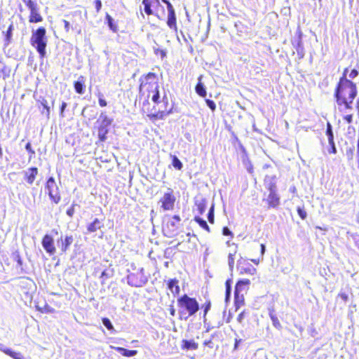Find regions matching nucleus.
Wrapping results in <instances>:
<instances>
[{"instance_id": "obj_1", "label": "nucleus", "mask_w": 359, "mask_h": 359, "mask_svg": "<svg viewBox=\"0 0 359 359\" xmlns=\"http://www.w3.org/2000/svg\"><path fill=\"white\" fill-rule=\"evenodd\" d=\"M159 79L155 73L148 72L139 79L138 94L135 103L142 113L152 121L163 119L172 111V106L163 97L160 100Z\"/></svg>"}, {"instance_id": "obj_2", "label": "nucleus", "mask_w": 359, "mask_h": 359, "mask_svg": "<svg viewBox=\"0 0 359 359\" xmlns=\"http://www.w3.org/2000/svg\"><path fill=\"white\" fill-rule=\"evenodd\" d=\"M348 72V68L344 69L334 89V96L340 112L353 109V101L358 94L356 83L346 77Z\"/></svg>"}, {"instance_id": "obj_3", "label": "nucleus", "mask_w": 359, "mask_h": 359, "mask_svg": "<svg viewBox=\"0 0 359 359\" xmlns=\"http://www.w3.org/2000/svg\"><path fill=\"white\" fill-rule=\"evenodd\" d=\"M46 34V29L43 27H40L32 33L30 39L31 45L36 48L41 59L44 58L46 55L47 38Z\"/></svg>"}, {"instance_id": "obj_4", "label": "nucleus", "mask_w": 359, "mask_h": 359, "mask_svg": "<svg viewBox=\"0 0 359 359\" xmlns=\"http://www.w3.org/2000/svg\"><path fill=\"white\" fill-rule=\"evenodd\" d=\"M199 310V304L196 298L187 294L181 296V319H187L195 315Z\"/></svg>"}, {"instance_id": "obj_5", "label": "nucleus", "mask_w": 359, "mask_h": 359, "mask_svg": "<svg viewBox=\"0 0 359 359\" xmlns=\"http://www.w3.org/2000/svg\"><path fill=\"white\" fill-rule=\"evenodd\" d=\"M250 281L249 279L239 280L235 285L234 291V306L236 309H238L241 306L245 304V294L247 293Z\"/></svg>"}, {"instance_id": "obj_6", "label": "nucleus", "mask_w": 359, "mask_h": 359, "mask_svg": "<svg viewBox=\"0 0 359 359\" xmlns=\"http://www.w3.org/2000/svg\"><path fill=\"white\" fill-rule=\"evenodd\" d=\"M269 194L263 198V201L267 205L268 209H277L280 205V197L278 193L276 184L271 182L267 185Z\"/></svg>"}, {"instance_id": "obj_7", "label": "nucleus", "mask_w": 359, "mask_h": 359, "mask_svg": "<svg viewBox=\"0 0 359 359\" xmlns=\"http://www.w3.org/2000/svg\"><path fill=\"white\" fill-rule=\"evenodd\" d=\"M142 4L144 13L148 16L156 15L161 18L165 13L159 0H142Z\"/></svg>"}, {"instance_id": "obj_8", "label": "nucleus", "mask_w": 359, "mask_h": 359, "mask_svg": "<svg viewBox=\"0 0 359 359\" xmlns=\"http://www.w3.org/2000/svg\"><path fill=\"white\" fill-rule=\"evenodd\" d=\"M45 191L48 195L52 203L57 204L61 201L60 189L54 177H50L45 184Z\"/></svg>"}, {"instance_id": "obj_9", "label": "nucleus", "mask_w": 359, "mask_h": 359, "mask_svg": "<svg viewBox=\"0 0 359 359\" xmlns=\"http://www.w3.org/2000/svg\"><path fill=\"white\" fill-rule=\"evenodd\" d=\"M25 6L30 11L29 15V23H39L43 20L41 15L38 4L35 0H22Z\"/></svg>"}, {"instance_id": "obj_10", "label": "nucleus", "mask_w": 359, "mask_h": 359, "mask_svg": "<svg viewBox=\"0 0 359 359\" xmlns=\"http://www.w3.org/2000/svg\"><path fill=\"white\" fill-rule=\"evenodd\" d=\"M237 269L241 275H254L257 272V269L247 259L241 258L238 261Z\"/></svg>"}, {"instance_id": "obj_11", "label": "nucleus", "mask_w": 359, "mask_h": 359, "mask_svg": "<svg viewBox=\"0 0 359 359\" xmlns=\"http://www.w3.org/2000/svg\"><path fill=\"white\" fill-rule=\"evenodd\" d=\"M41 245L44 250L49 255H54L56 252V248L53 237L50 234H45L41 239Z\"/></svg>"}, {"instance_id": "obj_12", "label": "nucleus", "mask_w": 359, "mask_h": 359, "mask_svg": "<svg viewBox=\"0 0 359 359\" xmlns=\"http://www.w3.org/2000/svg\"><path fill=\"white\" fill-rule=\"evenodd\" d=\"M161 207L164 210H172L174 207L175 202V197L172 191L165 193L163 197L160 199Z\"/></svg>"}, {"instance_id": "obj_13", "label": "nucleus", "mask_w": 359, "mask_h": 359, "mask_svg": "<svg viewBox=\"0 0 359 359\" xmlns=\"http://www.w3.org/2000/svg\"><path fill=\"white\" fill-rule=\"evenodd\" d=\"M145 282V278L139 273H132L128 276V283L131 286L141 287Z\"/></svg>"}, {"instance_id": "obj_14", "label": "nucleus", "mask_w": 359, "mask_h": 359, "mask_svg": "<svg viewBox=\"0 0 359 359\" xmlns=\"http://www.w3.org/2000/svg\"><path fill=\"white\" fill-rule=\"evenodd\" d=\"M74 238L72 236H66L65 237L61 236L57 240L59 248L61 254H65L69 249V247L72 244Z\"/></svg>"}, {"instance_id": "obj_15", "label": "nucleus", "mask_w": 359, "mask_h": 359, "mask_svg": "<svg viewBox=\"0 0 359 359\" xmlns=\"http://www.w3.org/2000/svg\"><path fill=\"white\" fill-rule=\"evenodd\" d=\"M39 170L36 167H30L24 172V180L29 185H32L36 179Z\"/></svg>"}, {"instance_id": "obj_16", "label": "nucleus", "mask_w": 359, "mask_h": 359, "mask_svg": "<svg viewBox=\"0 0 359 359\" xmlns=\"http://www.w3.org/2000/svg\"><path fill=\"white\" fill-rule=\"evenodd\" d=\"M163 1L165 4H166L168 10V16L167 24L169 26V27L174 28L175 30H177V23H176L175 10L169 1H168L166 0H163Z\"/></svg>"}, {"instance_id": "obj_17", "label": "nucleus", "mask_w": 359, "mask_h": 359, "mask_svg": "<svg viewBox=\"0 0 359 359\" xmlns=\"http://www.w3.org/2000/svg\"><path fill=\"white\" fill-rule=\"evenodd\" d=\"M163 231L165 236L172 238L177 233V226L172 222L168 221L163 226Z\"/></svg>"}, {"instance_id": "obj_18", "label": "nucleus", "mask_w": 359, "mask_h": 359, "mask_svg": "<svg viewBox=\"0 0 359 359\" xmlns=\"http://www.w3.org/2000/svg\"><path fill=\"white\" fill-rule=\"evenodd\" d=\"M86 77L84 76H80L78 80L74 81L73 83L74 88L75 92L79 95L84 94L86 91Z\"/></svg>"}, {"instance_id": "obj_19", "label": "nucleus", "mask_w": 359, "mask_h": 359, "mask_svg": "<svg viewBox=\"0 0 359 359\" xmlns=\"http://www.w3.org/2000/svg\"><path fill=\"white\" fill-rule=\"evenodd\" d=\"M207 201L205 198L195 199L193 211H196L198 215H203L206 209Z\"/></svg>"}, {"instance_id": "obj_20", "label": "nucleus", "mask_w": 359, "mask_h": 359, "mask_svg": "<svg viewBox=\"0 0 359 359\" xmlns=\"http://www.w3.org/2000/svg\"><path fill=\"white\" fill-rule=\"evenodd\" d=\"M110 348L118 351L122 356L127 358L133 357L137 354V350H128L123 347H115L113 346H110Z\"/></svg>"}, {"instance_id": "obj_21", "label": "nucleus", "mask_w": 359, "mask_h": 359, "mask_svg": "<svg viewBox=\"0 0 359 359\" xmlns=\"http://www.w3.org/2000/svg\"><path fill=\"white\" fill-rule=\"evenodd\" d=\"M103 226L104 225L102 220L97 218H95L93 221L87 226V231L89 233L95 232L102 228Z\"/></svg>"}, {"instance_id": "obj_22", "label": "nucleus", "mask_w": 359, "mask_h": 359, "mask_svg": "<svg viewBox=\"0 0 359 359\" xmlns=\"http://www.w3.org/2000/svg\"><path fill=\"white\" fill-rule=\"evenodd\" d=\"M0 351L13 359H25L20 353L15 352L11 348L4 347L2 344H0Z\"/></svg>"}, {"instance_id": "obj_23", "label": "nucleus", "mask_w": 359, "mask_h": 359, "mask_svg": "<svg viewBox=\"0 0 359 359\" xmlns=\"http://www.w3.org/2000/svg\"><path fill=\"white\" fill-rule=\"evenodd\" d=\"M108 131V127L107 126L100 125L97 127V136L100 142H103L107 140Z\"/></svg>"}, {"instance_id": "obj_24", "label": "nucleus", "mask_w": 359, "mask_h": 359, "mask_svg": "<svg viewBox=\"0 0 359 359\" xmlns=\"http://www.w3.org/2000/svg\"><path fill=\"white\" fill-rule=\"evenodd\" d=\"M168 288L173 294H178L180 287L178 286V280L177 279H171L168 282Z\"/></svg>"}, {"instance_id": "obj_25", "label": "nucleus", "mask_w": 359, "mask_h": 359, "mask_svg": "<svg viewBox=\"0 0 359 359\" xmlns=\"http://www.w3.org/2000/svg\"><path fill=\"white\" fill-rule=\"evenodd\" d=\"M198 347V344L194 340H183L182 341V348L187 350H196Z\"/></svg>"}, {"instance_id": "obj_26", "label": "nucleus", "mask_w": 359, "mask_h": 359, "mask_svg": "<svg viewBox=\"0 0 359 359\" xmlns=\"http://www.w3.org/2000/svg\"><path fill=\"white\" fill-rule=\"evenodd\" d=\"M13 30V25L11 23L8 26L7 30L5 32H4V41H5L6 45H8L11 42Z\"/></svg>"}, {"instance_id": "obj_27", "label": "nucleus", "mask_w": 359, "mask_h": 359, "mask_svg": "<svg viewBox=\"0 0 359 359\" xmlns=\"http://www.w3.org/2000/svg\"><path fill=\"white\" fill-rule=\"evenodd\" d=\"M105 18L107 22V25L109 27V29L113 32H116L118 31V26L114 22L113 18L111 17V15L108 13H106Z\"/></svg>"}, {"instance_id": "obj_28", "label": "nucleus", "mask_w": 359, "mask_h": 359, "mask_svg": "<svg viewBox=\"0 0 359 359\" xmlns=\"http://www.w3.org/2000/svg\"><path fill=\"white\" fill-rule=\"evenodd\" d=\"M269 316H270V318L272 321V323H273V325L280 330L282 328V326H281V324L278 320V318L277 317V316L274 313V311L273 309L269 311Z\"/></svg>"}, {"instance_id": "obj_29", "label": "nucleus", "mask_w": 359, "mask_h": 359, "mask_svg": "<svg viewBox=\"0 0 359 359\" xmlns=\"http://www.w3.org/2000/svg\"><path fill=\"white\" fill-rule=\"evenodd\" d=\"M194 221L196 222H197L199 226L205 229V231H207L208 232H210V227L207 224L205 220H203V219H201L199 216H195L194 217Z\"/></svg>"}, {"instance_id": "obj_30", "label": "nucleus", "mask_w": 359, "mask_h": 359, "mask_svg": "<svg viewBox=\"0 0 359 359\" xmlns=\"http://www.w3.org/2000/svg\"><path fill=\"white\" fill-rule=\"evenodd\" d=\"M325 134L328 137V142L332 143V141H334V135L332 132V126L330 122L327 123Z\"/></svg>"}, {"instance_id": "obj_31", "label": "nucleus", "mask_w": 359, "mask_h": 359, "mask_svg": "<svg viewBox=\"0 0 359 359\" xmlns=\"http://www.w3.org/2000/svg\"><path fill=\"white\" fill-rule=\"evenodd\" d=\"M196 92L198 95L202 97H205L206 96V90L201 82H198L196 86Z\"/></svg>"}, {"instance_id": "obj_32", "label": "nucleus", "mask_w": 359, "mask_h": 359, "mask_svg": "<svg viewBox=\"0 0 359 359\" xmlns=\"http://www.w3.org/2000/svg\"><path fill=\"white\" fill-rule=\"evenodd\" d=\"M236 254V250H234L233 252H229L228 255V264L231 271H232L234 268V260Z\"/></svg>"}, {"instance_id": "obj_33", "label": "nucleus", "mask_w": 359, "mask_h": 359, "mask_svg": "<svg viewBox=\"0 0 359 359\" xmlns=\"http://www.w3.org/2000/svg\"><path fill=\"white\" fill-rule=\"evenodd\" d=\"M37 310L42 313H52L55 312V309L48 304L44 305L43 307H37Z\"/></svg>"}, {"instance_id": "obj_34", "label": "nucleus", "mask_w": 359, "mask_h": 359, "mask_svg": "<svg viewBox=\"0 0 359 359\" xmlns=\"http://www.w3.org/2000/svg\"><path fill=\"white\" fill-rule=\"evenodd\" d=\"M100 118L102 119L101 126L109 127L111 125V119L103 113L101 114Z\"/></svg>"}, {"instance_id": "obj_35", "label": "nucleus", "mask_w": 359, "mask_h": 359, "mask_svg": "<svg viewBox=\"0 0 359 359\" xmlns=\"http://www.w3.org/2000/svg\"><path fill=\"white\" fill-rule=\"evenodd\" d=\"M231 280L228 279L225 282V287H226V299H228L231 294Z\"/></svg>"}, {"instance_id": "obj_36", "label": "nucleus", "mask_w": 359, "mask_h": 359, "mask_svg": "<svg viewBox=\"0 0 359 359\" xmlns=\"http://www.w3.org/2000/svg\"><path fill=\"white\" fill-rule=\"evenodd\" d=\"M102 323L109 330H114V326L111 323L110 320L107 318H102Z\"/></svg>"}, {"instance_id": "obj_37", "label": "nucleus", "mask_w": 359, "mask_h": 359, "mask_svg": "<svg viewBox=\"0 0 359 359\" xmlns=\"http://www.w3.org/2000/svg\"><path fill=\"white\" fill-rule=\"evenodd\" d=\"M97 97H98V103H99V105L102 107H104L107 105V101L104 99V96L102 93H99L97 94Z\"/></svg>"}, {"instance_id": "obj_38", "label": "nucleus", "mask_w": 359, "mask_h": 359, "mask_svg": "<svg viewBox=\"0 0 359 359\" xmlns=\"http://www.w3.org/2000/svg\"><path fill=\"white\" fill-rule=\"evenodd\" d=\"M342 119L343 121L347 123V124H350L353 122V114H346V115H344L342 116Z\"/></svg>"}, {"instance_id": "obj_39", "label": "nucleus", "mask_w": 359, "mask_h": 359, "mask_svg": "<svg viewBox=\"0 0 359 359\" xmlns=\"http://www.w3.org/2000/svg\"><path fill=\"white\" fill-rule=\"evenodd\" d=\"M297 213H298L299 216L300 217V218L302 219H305L306 218L307 213H306V210L303 208L298 207L297 208Z\"/></svg>"}, {"instance_id": "obj_40", "label": "nucleus", "mask_w": 359, "mask_h": 359, "mask_svg": "<svg viewBox=\"0 0 359 359\" xmlns=\"http://www.w3.org/2000/svg\"><path fill=\"white\" fill-rule=\"evenodd\" d=\"M211 307V302L210 300L206 301L203 305L202 309H203V316H205L207 315V313L210 309Z\"/></svg>"}, {"instance_id": "obj_41", "label": "nucleus", "mask_w": 359, "mask_h": 359, "mask_svg": "<svg viewBox=\"0 0 359 359\" xmlns=\"http://www.w3.org/2000/svg\"><path fill=\"white\" fill-rule=\"evenodd\" d=\"M208 219L210 224H214V206L212 205L208 213Z\"/></svg>"}, {"instance_id": "obj_42", "label": "nucleus", "mask_w": 359, "mask_h": 359, "mask_svg": "<svg viewBox=\"0 0 359 359\" xmlns=\"http://www.w3.org/2000/svg\"><path fill=\"white\" fill-rule=\"evenodd\" d=\"M245 163L246 165V168H247L248 172H250L251 174L253 173V171H254L253 165L252 164V163L250 162V161L248 159V157H246Z\"/></svg>"}, {"instance_id": "obj_43", "label": "nucleus", "mask_w": 359, "mask_h": 359, "mask_svg": "<svg viewBox=\"0 0 359 359\" xmlns=\"http://www.w3.org/2000/svg\"><path fill=\"white\" fill-rule=\"evenodd\" d=\"M205 103L207 104V105L209 107V108L212 111H214L216 109V104H215V102L213 100H210V99H206L205 100Z\"/></svg>"}, {"instance_id": "obj_44", "label": "nucleus", "mask_w": 359, "mask_h": 359, "mask_svg": "<svg viewBox=\"0 0 359 359\" xmlns=\"http://www.w3.org/2000/svg\"><path fill=\"white\" fill-rule=\"evenodd\" d=\"M247 316V312L245 311H243L241 313H240L237 317V321L239 323H243V320Z\"/></svg>"}, {"instance_id": "obj_45", "label": "nucleus", "mask_w": 359, "mask_h": 359, "mask_svg": "<svg viewBox=\"0 0 359 359\" xmlns=\"http://www.w3.org/2000/svg\"><path fill=\"white\" fill-rule=\"evenodd\" d=\"M25 149L30 154V156H33L35 154V151L32 149L31 143L29 142L25 145Z\"/></svg>"}, {"instance_id": "obj_46", "label": "nucleus", "mask_w": 359, "mask_h": 359, "mask_svg": "<svg viewBox=\"0 0 359 359\" xmlns=\"http://www.w3.org/2000/svg\"><path fill=\"white\" fill-rule=\"evenodd\" d=\"M74 206L75 205L73 204L67 210V215L70 217H72L73 215H74Z\"/></svg>"}, {"instance_id": "obj_47", "label": "nucleus", "mask_w": 359, "mask_h": 359, "mask_svg": "<svg viewBox=\"0 0 359 359\" xmlns=\"http://www.w3.org/2000/svg\"><path fill=\"white\" fill-rule=\"evenodd\" d=\"M95 7L96 9V12L99 13L102 8V1L101 0H95L94 1Z\"/></svg>"}, {"instance_id": "obj_48", "label": "nucleus", "mask_w": 359, "mask_h": 359, "mask_svg": "<svg viewBox=\"0 0 359 359\" xmlns=\"http://www.w3.org/2000/svg\"><path fill=\"white\" fill-rule=\"evenodd\" d=\"M222 233L224 236L233 237V233L227 226H224L222 229Z\"/></svg>"}, {"instance_id": "obj_49", "label": "nucleus", "mask_w": 359, "mask_h": 359, "mask_svg": "<svg viewBox=\"0 0 359 359\" xmlns=\"http://www.w3.org/2000/svg\"><path fill=\"white\" fill-rule=\"evenodd\" d=\"M358 74H359V72L355 69H353L350 72L348 76L350 79H355V77H357L358 76Z\"/></svg>"}, {"instance_id": "obj_50", "label": "nucleus", "mask_w": 359, "mask_h": 359, "mask_svg": "<svg viewBox=\"0 0 359 359\" xmlns=\"http://www.w3.org/2000/svg\"><path fill=\"white\" fill-rule=\"evenodd\" d=\"M329 144L330 145V149L329 150V153L330 154H335L337 153V149H336V147H335L334 141H332V142H329Z\"/></svg>"}, {"instance_id": "obj_51", "label": "nucleus", "mask_w": 359, "mask_h": 359, "mask_svg": "<svg viewBox=\"0 0 359 359\" xmlns=\"http://www.w3.org/2000/svg\"><path fill=\"white\" fill-rule=\"evenodd\" d=\"M67 107V103L65 102H62L60 107V115L63 117L64 116V111Z\"/></svg>"}, {"instance_id": "obj_52", "label": "nucleus", "mask_w": 359, "mask_h": 359, "mask_svg": "<svg viewBox=\"0 0 359 359\" xmlns=\"http://www.w3.org/2000/svg\"><path fill=\"white\" fill-rule=\"evenodd\" d=\"M172 165L175 168L180 169V160L176 157H173Z\"/></svg>"}, {"instance_id": "obj_53", "label": "nucleus", "mask_w": 359, "mask_h": 359, "mask_svg": "<svg viewBox=\"0 0 359 359\" xmlns=\"http://www.w3.org/2000/svg\"><path fill=\"white\" fill-rule=\"evenodd\" d=\"M63 22H64V25H65V29L67 32H68L70 29L69 22L66 20H64Z\"/></svg>"}, {"instance_id": "obj_54", "label": "nucleus", "mask_w": 359, "mask_h": 359, "mask_svg": "<svg viewBox=\"0 0 359 359\" xmlns=\"http://www.w3.org/2000/svg\"><path fill=\"white\" fill-rule=\"evenodd\" d=\"M44 109L46 110L47 116L50 114V107L47 105V102L45 100L44 102L42 103Z\"/></svg>"}, {"instance_id": "obj_55", "label": "nucleus", "mask_w": 359, "mask_h": 359, "mask_svg": "<svg viewBox=\"0 0 359 359\" xmlns=\"http://www.w3.org/2000/svg\"><path fill=\"white\" fill-rule=\"evenodd\" d=\"M339 296L344 301L347 302L348 299V294L346 293H339Z\"/></svg>"}, {"instance_id": "obj_56", "label": "nucleus", "mask_w": 359, "mask_h": 359, "mask_svg": "<svg viewBox=\"0 0 359 359\" xmlns=\"http://www.w3.org/2000/svg\"><path fill=\"white\" fill-rule=\"evenodd\" d=\"M203 344L205 346H208L210 348H212V341L211 339H210L208 341H205Z\"/></svg>"}, {"instance_id": "obj_57", "label": "nucleus", "mask_w": 359, "mask_h": 359, "mask_svg": "<svg viewBox=\"0 0 359 359\" xmlns=\"http://www.w3.org/2000/svg\"><path fill=\"white\" fill-rule=\"evenodd\" d=\"M260 247H261V252L263 255L265 251V245H264V244H261Z\"/></svg>"}, {"instance_id": "obj_58", "label": "nucleus", "mask_w": 359, "mask_h": 359, "mask_svg": "<svg viewBox=\"0 0 359 359\" xmlns=\"http://www.w3.org/2000/svg\"><path fill=\"white\" fill-rule=\"evenodd\" d=\"M240 340L236 339L234 344V349H237Z\"/></svg>"}, {"instance_id": "obj_59", "label": "nucleus", "mask_w": 359, "mask_h": 359, "mask_svg": "<svg viewBox=\"0 0 359 359\" xmlns=\"http://www.w3.org/2000/svg\"><path fill=\"white\" fill-rule=\"evenodd\" d=\"M6 67H4L1 69H0V73L2 72L3 74H6Z\"/></svg>"}, {"instance_id": "obj_60", "label": "nucleus", "mask_w": 359, "mask_h": 359, "mask_svg": "<svg viewBox=\"0 0 359 359\" xmlns=\"http://www.w3.org/2000/svg\"><path fill=\"white\" fill-rule=\"evenodd\" d=\"M131 342H132V344H136V343L138 342V341L137 340H133Z\"/></svg>"}, {"instance_id": "obj_61", "label": "nucleus", "mask_w": 359, "mask_h": 359, "mask_svg": "<svg viewBox=\"0 0 359 359\" xmlns=\"http://www.w3.org/2000/svg\"><path fill=\"white\" fill-rule=\"evenodd\" d=\"M174 218H175V219H177V220H179V219H180V217H179V216H175V217H174Z\"/></svg>"}, {"instance_id": "obj_62", "label": "nucleus", "mask_w": 359, "mask_h": 359, "mask_svg": "<svg viewBox=\"0 0 359 359\" xmlns=\"http://www.w3.org/2000/svg\"><path fill=\"white\" fill-rule=\"evenodd\" d=\"M358 151H359V137H358Z\"/></svg>"}, {"instance_id": "obj_63", "label": "nucleus", "mask_w": 359, "mask_h": 359, "mask_svg": "<svg viewBox=\"0 0 359 359\" xmlns=\"http://www.w3.org/2000/svg\"><path fill=\"white\" fill-rule=\"evenodd\" d=\"M140 12H141V15H142V17H143V18H144V14H143V13H142V9H140Z\"/></svg>"}, {"instance_id": "obj_64", "label": "nucleus", "mask_w": 359, "mask_h": 359, "mask_svg": "<svg viewBox=\"0 0 359 359\" xmlns=\"http://www.w3.org/2000/svg\"><path fill=\"white\" fill-rule=\"evenodd\" d=\"M253 262H254L256 264H258V262H256L255 260H253Z\"/></svg>"}]
</instances>
